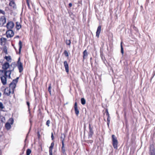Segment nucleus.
<instances>
[{"label": "nucleus", "mask_w": 155, "mask_h": 155, "mask_svg": "<svg viewBox=\"0 0 155 155\" xmlns=\"http://www.w3.org/2000/svg\"><path fill=\"white\" fill-rule=\"evenodd\" d=\"M0 14L5 15V12L4 11L0 9Z\"/></svg>", "instance_id": "37998d69"}, {"label": "nucleus", "mask_w": 155, "mask_h": 155, "mask_svg": "<svg viewBox=\"0 0 155 155\" xmlns=\"http://www.w3.org/2000/svg\"><path fill=\"white\" fill-rule=\"evenodd\" d=\"M29 131H30V130H29V131L28 132V133L27 134V136H26V139H25V141L26 140L27 137V136H28V134H29Z\"/></svg>", "instance_id": "5fc2aeb1"}, {"label": "nucleus", "mask_w": 155, "mask_h": 155, "mask_svg": "<svg viewBox=\"0 0 155 155\" xmlns=\"http://www.w3.org/2000/svg\"><path fill=\"white\" fill-rule=\"evenodd\" d=\"M81 103L83 105L85 104L86 101L84 98H82L81 99Z\"/></svg>", "instance_id": "c756f323"}, {"label": "nucleus", "mask_w": 155, "mask_h": 155, "mask_svg": "<svg viewBox=\"0 0 155 155\" xmlns=\"http://www.w3.org/2000/svg\"><path fill=\"white\" fill-rule=\"evenodd\" d=\"M4 58L7 60L8 61H9L10 60L12 59L11 57L10 56H5Z\"/></svg>", "instance_id": "c85d7f7f"}, {"label": "nucleus", "mask_w": 155, "mask_h": 155, "mask_svg": "<svg viewBox=\"0 0 155 155\" xmlns=\"http://www.w3.org/2000/svg\"><path fill=\"white\" fill-rule=\"evenodd\" d=\"M0 118L1 119V121L2 122H3V120L4 119V120H5V118L3 116L0 117Z\"/></svg>", "instance_id": "09e8293b"}, {"label": "nucleus", "mask_w": 155, "mask_h": 155, "mask_svg": "<svg viewBox=\"0 0 155 155\" xmlns=\"http://www.w3.org/2000/svg\"><path fill=\"white\" fill-rule=\"evenodd\" d=\"M30 121V123H31V120H30V121Z\"/></svg>", "instance_id": "338daca9"}, {"label": "nucleus", "mask_w": 155, "mask_h": 155, "mask_svg": "<svg viewBox=\"0 0 155 155\" xmlns=\"http://www.w3.org/2000/svg\"><path fill=\"white\" fill-rule=\"evenodd\" d=\"M64 54L65 56L66 57H68L69 54H68V52H67V51L66 50H65L64 51Z\"/></svg>", "instance_id": "e433bc0d"}, {"label": "nucleus", "mask_w": 155, "mask_h": 155, "mask_svg": "<svg viewBox=\"0 0 155 155\" xmlns=\"http://www.w3.org/2000/svg\"><path fill=\"white\" fill-rule=\"evenodd\" d=\"M14 48L15 49V50H16V48L15 47H14Z\"/></svg>", "instance_id": "69168bd1"}, {"label": "nucleus", "mask_w": 155, "mask_h": 155, "mask_svg": "<svg viewBox=\"0 0 155 155\" xmlns=\"http://www.w3.org/2000/svg\"><path fill=\"white\" fill-rule=\"evenodd\" d=\"M9 5L10 6L12 7L14 9L16 8V6L15 2L13 1H10L9 3Z\"/></svg>", "instance_id": "a211bd4d"}, {"label": "nucleus", "mask_w": 155, "mask_h": 155, "mask_svg": "<svg viewBox=\"0 0 155 155\" xmlns=\"http://www.w3.org/2000/svg\"><path fill=\"white\" fill-rule=\"evenodd\" d=\"M124 117L125 118H126V111H125V110H124Z\"/></svg>", "instance_id": "3c124183"}, {"label": "nucleus", "mask_w": 155, "mask_h": 155, "mask_svg": "<svg viewBox=\"0 0 155 155\" xmlns=\"http://www.w3.org/2000/svg\"><path fill=\"white\" fill-rule=\"evenodd\" d=\"M2 95L1 93L0 92V97H1Z\"/></svg>", "instance_id": "052dcab7"}, {"label": "nucleus", "mask_w": 155, "mask_h": 155, "mask_svg": "<svg viewBox=\"0 0 155 155\" xmlns=\"http://www.w3.org/2000/svg\"><path fill=\"white\" fill-rule=\"evenodd\" d=\"M31 153V150L29 149L27 150L26 155H29Z\"/></svg>", "instance_id": "f704fd0d"}, {"label": "nucleus", "mask_w": 155, "mask_h": 155, "mask_svg": "<svg viewBox=\"0 0 155 155\" xmlns=\"http://www.w3.org/2000/svg\"><path fill=\"white\" fill-rule=\"evenodd\" d=\"M83 61H84V59L86 58L88 54L87 52V51L86 50H85L83 53Z\"/></svg>", "instance_id": "5701e85b"}, {"label": "nucleus", "mask_w": 155, "mask_h": 155, "mask_svg": "<svg viewBox=\"0 0 155 155\" xmlns=\"http://www.w3.org/2000/svg\"><path fill=\"white\" fill-rule=\"evenodd\" d=\"M16 37L17 38H19V36H18V35H17V36H16Z\"/></svg>", "instance_id": "680f3d73"}, {"label": "nucleus", "mask_w": 155, "mask_h": 155, "mask_svg": "<svg viewBox=\"0 0 155 155\" xmlns=\"http://www.w3.org/2000/svg\"><path fill=\"white\" fill-rule=\"evenodd\" d=\"M6 71L7 72V73H8V75H9V74L11 75L12 72L11 71H10L9 70H6Z\"/></svg>", "instance_id": "c03bdc74"}, {"label": "nucleus", "mask_w": 155, "mask_h": 155, "mask_svg": "<svg viewBox=\"0 0 155 155\" xmlns=\"http://www.w3.org/2000/svg\"><path fill=\"white\" fill-rule=\"evenodd\" d=\"M1 82L3 85H5L7 84V80L6 78L0 77Z\"/></svg>", "instance_id": "aec40b11"}, {"label": "nucleus", "mask_w": 155, "mask_h": 155, "mask_svg": "<svg viewBox=\"0 0 155 155\" xmlns=\"http://www.w3.org/2000/svg\"><path fill=\"white\" fill-rule=\"evenodd\" d=\"M101 30V25H99L97 29L96 32V36L97 38H99L100 34V33Z\"/></svg>", "instance_id": "4468645a"}, {"label": "nucleus", "mask_w": 155, "mask_h": 155, "mask_svg": "<svg viewBox=\"0 0 155 155\" xmlns=\"http://www.w3.org/2000/svg\"><path fill=\"white\" fill-rule=\"evenodd\" d=\"M12 90V94L14 93V90Z\"/></svg>", "instance_id": "13d9d810"}, {"label": "nucleus", "mask_w": 155, "mask_h": 155, "mask_svg": "<svg viewBox=\"0 0 155 155\" xmlns=\"http://www.w3.org/2000/svg\"><path fill=\"white\" fill-rule=\"evenodd\" d=\"M0 72H1L2 73H3L4 74V75H2L1 77L7 79L8 75L7 74V72L6 71L0 70Z\"/></svg>", "instance_id": "f3484780"}, {"label": "nucleus", "mask_w": 155, "mask_h": 155, "mask_svg": "<svg viewBox=\"0 0 155 155\" xmlns=\"http://www.w3.org/2000/svg\"><path fill=\"white\" fill-rule=\"evenodd\" d=\"M106 65V66H107V64L108 63L107 61L106 60H105L104 61H102Z\"/></svg>", "instance_id": "a18cd8bd"}, {"label": "nucleus", "mask_w": 155, "mask_h": 155, "mask_svg": "<svg viewBox=\"0 0 155 155\" xmlns=\"http://www.w3.org/2000/svg\"><path fill=\"white\" fill-rule=\"evenodd\" d=\"M9 67L10 64L9 63L7 62H6L2 65V69H3L2 70L6 71Z\"/></svg>", "instance_id": "0eeeda50"}, {"label": "nucleus", "mask_w": 155, "mask_h": 155, "mask_svg": "<svg viewBox=\"0 0 155 155\" xmlns=\"http://www.w3.org/2000/svg\"><path fill=\"white\" fill-rule=\"evenodd\" d=\"M10 120H11L10 124L8 122H7L5 124V127L7 130H9L11 128V126L10 124H12L13 123V120L12 118H10L9 120L10 121Z\"/></svg>", "instance_id": "6e6552de"}, {"label": "nucleus", "mask_w": 155, "mask_h": 155, "mask_svg": "<svg viewBox=\"0 0 155 155\" xmlns=\"http://www.w3.org/2000/svg\"><path fill=\"white\" fill-rule=\"evenodd\" d=\"M6 39L5 38H1L0 39V44L1 45H2L3 42H4L5 43L6 41Z\"/></svg>", "instance_id": "bb28decb"}, {"label": "nucleus", "mask_w": 155, "mask_h": 155, "mask_svg": "<svg viewBox=\"0 0 155 155\" xmlns=\"http://www.w3.org/2000/svg\"><path fill=\"white\" fill-rule=\"evenodd\" d=\"M4 90V94H5L7 96H9L11 94V89L8 88V87L5 88Z\"/></svg>", "instance_id": "9b49d317"}, {"label": "nucleus", "mask_w": 155, "mask_h": 155, "mask_svg": "<svg viewBox=\"0 0 155 155\" xmlns=\"http://www.w3.org/2000/svg\"><path fill=\"white\" fill-rule=\"evenodd\" d=\"M26 104L28 106V111H29V113L30 114H31V112L30 109V103L29 101H27L26 102Z\"/></svg>", "instance_id": "7c9ffc66"}, {"label": "nucleus", "mask_w": 155, "mask_h": 155, "mask_svg": "<svg viewBox=\"0 0 155 155\" xmlns=\"http://www.w3.org/2000/svg\"><path fill=\"white\" fill-rule=\"evenodd\" d=\"M78 3H80V1H78Z\"/></svg>", "instance_id": "e2e57ef3"}, {"label": "nucleus", "mask_w": 155, "mask_h": 155, "mask_svg": "<svg viewBox=\"0 0 155 155\" xmlns=\"http://www.w3.org/2000/svg\"><path fill=\"white\" fill-rule=\"evenodd\" d=\"M61 139V142L62 143H64V141L65 138V135L64 134H61V136L60 137Z\"/></svg>", "instance_id": "6ab92c4d"}, {"label": "nucleus", "mask_w": 155, "mask_h": 155, "mask_svg": "<svg viewBox=\"0 0 155 155\" xmlns=\"http://www.w3.org/2000/svg\"><path fill=\"white\" fill-rule=\"evenodd\" d=\"M92 59V58L91 57L90 58V60H91Z\"/></svg>", "instance_id": "0e129e2a"}, {"label": "nucleus", "mask_w": 155, "mask_h": 155, "mask_svg": "<svg viewBox=\"0 0 155 155\" xmlns=\"http://www.w3.org/2000/svg\"><path fill=\"white\" fill-rule=\"evenodd\" d=\"M107 50L108 51V47H107Z\"/></svg>", "instance_id": "774afa93"}, {"label": "nucleus", "mask_w": 155, "mask_h": 155, "mask_svg": "<svg viewBox=\"0 0 155 155\" xmlns=\"http://www.w3.org/2000/svg\"><path fill=\"white\" fill-rule=\"evenodd\" d=\"M6 22V18L5 16H2L0 18V25H3Z\"/></svg>", "instance_id": "1a4fd4ad"}, {"label": "nucleus", "mask_w": 155, "mask_h": 155, "mask_svg": "<svg viewBox=\"0 0 155 155\" xmlns=\"http://www.w3.org/2000/svg\"><path fill=\"white\" fill-rule=\"evenodd\" d=\"M4 88H5V87H4V86H2V87L1 88V89H4Z\"/></svg>", "instance_id": "4d7b16f0"}, {"label": "nucleus", "mask_w": 155, "mask_h": 155, "mask_svg": "<svg viewBox=\"0 0 155 155\" xmlns=\"http://www.w3.org/2000/svg\"><path fill=\"white\" fill-rule=\"evenodd\" d=\"M89 131L88 132V138L89 139L92 137L94 134V132L93 130V127L91 126V124H89Z\"/></svg>", "instance_id": "39448f33"}, {"label": "nucleus", "mask_w": 155, "mask_h": 155, "mask_svg": "<svg viewBox=\"0 0 155 155\" xmlns=\"http://www.w3.org/2000/svg\"><path fill=\"white\" fill-rule=\"evenodd\" d=\"M0 72H1L2 73H3L4 74V75H2L1 77L7 79L8 75L7 74V72L6 71L0 70Z\"/></svg>", "instance_id": "dca6fc26"}, {"label": "nucleus", "mask_w": 155, "mask_h": 155, "mask_svg": "<svg viewBox=\"0 0 155 155\" xmlns=\"http://www.w3.org/2000/svg\"><path fill=\"white\" fill-rule=\"evenodd\" d=\"M54 145V142H53L51 143V146L49 147V152H52V149Z\"/></svg>", "instance_id": "393cba45"}, {"label": "nucleus", "mask_w": 155, "mask_h": 155, "mask_svg": "<svg viewBox=\"0 0 155 155\" xmlns=\"http://www.w3.org/2000/svg\"><path fill=\"white\" fill-rule=\"evenodd\" d=\"M51 84H49V85L48 87V91L51 95Z\"/></svg>", "instance_id": "473e14b6"}, {"label": "nucleus", "mask_w": 155, "mask_h": 155, "mask_svg": "<svg viewBox=\"0 0 155 155\" xmlns=\"http://www.w3.org/2000/svg\"><path fill=\"white\" fill-rule=\"evenodd\" d=\"M49 155H52V152H49Z\"/></svg>", "instance_id": "6e6d98bb"}, {"label": "nucleus", "mask_w": 155, "mask_h": 155, "mask_svg": "<svg viewBox=\"0 0 155 155\" xmlns=\"http://www.w3.org/2000/svg\"><path fill=\"white\" fill-rule=\"evenodd\" d=\"M68 13L71 18L73 20H74L75 17V15H74L73 13L71 11L68 12Z\"/></svg>", "instance_id": "412c9836"}, {"label": "nucleus", "mask_w": 155, "mask_h": 155, "mask_svg": "<svg viewBox=\"0 0 155 155\" xmlns=\"http://www.w3.org/2000/svg\"><path fill=\"white\" fill-rule=\"evenodd\" d=\"M50 121L49 120H47L46 122V125L48 126H49V124L50 123Z\"/></svg>", "instance_id": "a19ab883"}, {"label": "nucleus", "mask_w": 155, "mask_h": 155, "mask_svg": "<svg viewBox=\"0 0 155 155\" xmlns=\"http://www.w3.org/2000/svg\"><path fill=\"white\" fill-rule=\"evenodd\" d=\"M110 116H107V125L108 126V127H109V124L110 123Z\"/></svg>", "instance_id": "2f4dec72"}, {"label": "nucleus", "mask_w": 155, "mask_h": 155, "mask_svg": "<svg viewBox=\"0 0 155 155\" xmlns=\"http://www.w3.org/2000/svg\"><path fill=\"white\" fill-rule=\"evenodd\" d=\"M3 51L6 54H8L7 47L6 46H5L3 48Z\"/></svg>", "instance_id": "58836bf2"}, {"label": "nucleus", "mask_w": 155, "mask_h": 155, "mask_svg": "<svg viewBox=\"0 0 155 155\" xmlns=\"http://www.w3.org/2000/svg\"><path fill=\"white\" fill-rule=\"evenodd\" d=\"M122 42H121L120 43V48H121V53L122 54V56H123L124 54V48L122 45Z\"/></svg>", "instance_id": "cd10ccee"}, {"label": "nucleus", "mask_w": 155, "mask_h": 155, "mask_svg": "<svg viewBox=\"0 0 155 155\" xmlns=\"http://www.w3.org/2000/svg\"><path fill=\"white\" fill-rule=\"evenodd\" d=\"M4 108L2 103L0 102V109H2Z\"/></svg>", "instance_id": "ea45409f"}, {"label": "nucleus", "mask_w": 155, "mask_h": 155, "mask_svg": "<svg viewBox=\"0 0 155 155\" xmlns=\"http://www.w3.org/2000/svg\"><path fill=\"white\" fill-rule=\"evenodd\" d=\"M18 45H19V54H20L21 53V49L22 47V43L21 41H19Z\"/></svg>", "instance_id": "4be33fe9"}, {"label": "nucleus", "mask_w": 155, "mask_h": 155, "mask_svg": "<svg viewBox=\"0 0 155 155\" xmlns=\"http://www.w3.org/2000/svg\"><path fill=\"white\" fill-rule=\"evenodd\" d=\"M64 143H62V147H61V152L64 155H67L65 152Z\"/></svg>", "instance_id": "2eb2a0df"}, {"label": "nucleus", "mask_w": 155, "mask_h": 155, "mask_svg": "<svg viewBox=\"0 0 155 155\" xmlns=\"http://www.w3.org/2000/svg\"><path fill=\"white\" fill-rule=\"evenodd\" d=\"M72 5V4L71 3H70L68 4V6H69V8L71 7Z\"/></svg>", "instance_id": "8fccbe9b"}, {"label": "nucleus", "mask_w": 155, "mask_h": 155, "mask_svg": "<svg viewBox=\"0 0 155 155\" xmlns=\"http://www.w3.org/2000/svg\"><path fill=\"white\" fill-rule=\"evenodd\" d=\"M7 78L9 79H10L11 78V75L8 74Z\"/></svg>", "instance_id": "603ef678"}, {"label": "nucleus", "mask_w": 155, "mask_h": 155, "mask_svg": "<svg viewBox=\"0 0 155 155\" xmlns=\"http://www.w3.org/2000/svg\"><path fill=\"white\" fill-rule=\"evenodd\" d=\"M112 144L114 148L116 149H117L118 141L117 137L113 134L112 135Z\"/></svg>", "instance_id": "7ed1b4c3"}, {"label": "nucleus", "mask_w": 155, "mask_h": 155, "mask_svg": "<svg viewBox=\"0 0 155 155\" xmlns=\"http://www.w3.org/2000/svg\"><path fill=\"white\" fill-rule=\"evenodd\" d=\"M105 113H106V115L107 116H110L108 112V109H107L105 110Z\"/></svg>", "instance_id": "79ce46f5"}, {"label": "nucleus", "mask_w": 155, "mask_h": 155, "mask_svg": "<svg viewBox=\"0 0 155 155\" xmlns=\"http://www.w3.org/2000/svg\"><path fill=\"white\" fill-rule=\"evenodd\" d=\"M140 12H142L143 14H144L145 11L143 9V6L142 5L140 6Z\"/></svg>", "instance_id": "72a5a7b5"}, {"label": "nucleus", "mask_w": 155, "mask_h": 155, "mask_svg": "<svg viewBox=\"0 0 155 155\" xmlns=\"http://www.w3.org/2000/svg\"><path fill=\"white\" fill-rule=\"evenodd\" d=\"M71 43V41L70 40H67L66 41V44L67 45H70Z\"/></svg>", "instance_id": "c9c22d12"}, {"label": "nucleus", "mask_w": 155, "mask_h": 155, "mask_svg": "<svg viewBox=\"0 0 155 155\" xmlns=\"http://www.w3.org/2000/svg\"><path fill=\"white\" fill-rule=\"evenodd\" d=\"M74 107L75 113L77 116H78L79 113V111L78 108L77 103V102L75 103Z\"/></svg>", "instance_id": "f8f14e48"}, {"label": "nucleus", "mask_w": 155, "mask_h": 155, "mask_svg": "<svg viewBox=\"0 0 155 155\" xmlns=\"http://www.w3.org/2000/svg\"><path fill=\"white\" fill-rule=\"evenodd\" d=\"M16 64L19 70V72L21 73L23 71V68L22 63L20 61V57L18 59Z\"/></svg>", "instance_id": "20e7f679"}, {"label": "nucleus", "mask_w": 155, "mask_h": 155, "mask_svg": "<svg viewBox=\"0 0 155 155\" xmlns=\"http://www.w3.org/2000/svg\"><path fill=\"white\" fill-rule=\"evenodd\" d=\"M149 155H155V149L153 144H150L149 150Z\"/></svg>", "instance_id": "423d86ee"}, {"label": "nucleus", "mask_w": 155, "mask_h": 155, "mask_svg": "<svg viewBox=\"0 0 155 155\" xmlns=\"http://www.w3.org/2000/svg\"><path fill=\"white\" fill-rule=\"evenodd\" d=\"M26 2L28 6V8L29 9H31V8L29 5V0H26Z\"/></svg>", "instance_id": "4c0bfd02"}, {"label": "nucleus", "mask_w": 155, "mask_h": 155, "mask_svg": "<svg viewBox=\"0 0 155 155\" xmlns=\"http://www.w3.org/2000/svg\"><path fill=\"white\" fill-rule=\"evenodd\" d=\"M19 77H17L15 79H13L12 81L9 84V87L11 88L12 90H15L16 86V84L18 82Z\"/></svg>", "instance_id": "f03ea898"}, {"label": "nucleus", "mask_w": 155, "mask_h": 155, "mask_svg": "<svg viewBox=\"0 0 155 155\" xmlns=\"http://www.w3.org/2000/svg\"><path fill=\"white\" fill-rule=\"evenodd\" d=\"M17 66V64L15 62H12L10 64V67L15 68Z\"/></svg>", "instance_id": "a878e982"}, {"label": "nucleus", "mask_w": 155, "mask_h": 155, "mask_svg": "<svg viewBox=\"0 0 155 155\" xmlns=\"http://www.w3.org/2000/svg\"><path fill=\"white\" fill-rule=\"evenodd\" d=\"M100 57L102 61L106 60L103 53V48L102 47L101 48L100 50Z\"/></svg>", "instance_id": "9d476101"}, {"label": "nucleus", "mask_w": 155, "mask_h": 155, "mask_svg": "<svg viewBox=\"0 0 155 155\" xmlns=\"http://www.w3.org/2000/svg\"><path fill=\"white\" fill-rule=\"evenodd\" d=\"M15 24L12 21L8 22L6 25L8 30L6 31V37L7 38H11L13 36L14 33L12 29L14 26Z\"/></svg>", "instance_id": "f257e3e1"}, {"label": "nucleus", "mask_w": 155, "mask_h": 155, "mask_svg": "<svg viewBox=\"0 0 155 155\" xmlns=\"http://www.w3.org/2000/svg\"><path fill=\"white\" fill-rule=\"evenodd\" d=\"M8 68H9V70H10V71H11L12 72L14 71V69H15V68H11L10 67H9Z\"/></svg>", "instance_id": "49530a36"}, {"label": "nucleus", "mask_w": 155, "mask_h": 155, "mask_svg": "<svg viewBox=\"0 0 155 155\" xmlns=\"http://www.w3.org/2000/svg\"><path fill=\"white\" fill-rule=\"evenodd\" d=\"M37 134H38V138H39L40 136V134L38 131V132H37Z\"/></svg>", "instance_id": "864d4df0"}, {"label": "nucleus", "mask_w": 155, "mask_h": 155, "mask_svg": "<svg viewBox=\"0 0 155 155\" xmlns=\"http://www.w3.org/2000/svg\"><path fill=\"white\" fill-rule=\"evenodd\" d=\"M91 65L92 67V63L91 61Z\"/></svg>", "instance_id": "bf43d9fd"}, {"label": "nucleus", "mask_w": 155, "mask_h": 155, "mask_svg": "<svg viewBox=\"0 0 155 155\" xmlns=\"http://www.w3.org/2000/svg\"><path fill=\"white\" fill-rule=\"evenodd\" d=\"M21 27V25L18 22H16V26L15 28L17 30H19Z\"/></svg>", "instance_id": "b1692460"}, {"label": "nucleus", "mask_w": 155, "mask_h": 155, "mask_svg": "<svg viewBox=\"0 0 155 155\" xmlns=\"http://www.w3.org/2000/svg\"><path fill=\"white\" fill-rule=\"evenodd\" d=\"M64 65L66 71L68 73L69 72V65L67 61H64Z\"/></svg>", "instance_id": "ddd939ff"}, {"label": "nucleus", "mask_w": 155, "mask_h": 155, "mask_svg": "<svg viewBox=\"0 0 155 155\" xmlns=\"http://www.w3.org/2000/svg\"><path fill=\"white\" fill-rule=\"evenodd\" d=\"M51 138L52 140H54V136H53V134L52 133H51Z\"/></svg>", "instance_id": "de8ad7c7"}]
</instances>
